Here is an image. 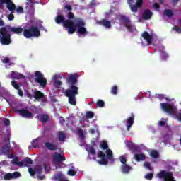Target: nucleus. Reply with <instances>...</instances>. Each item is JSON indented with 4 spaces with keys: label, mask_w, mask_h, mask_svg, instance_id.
<instances>
[{
    "label": "nucleus",
    "mask_w": 181,
    "mask_h": 181,
    "mask_svg": "<svg viewBox=\"0 0 181 181\" xmlns=\"http://www.w3.org/2000/svg\"><path fill=\"white\" fill-rule=\"evenodd\" d=\"M8 30H10L11 32H12V33H15L16 35H21V33H22V32H23V28L22 27H8Z\"/></svg>",
    "instance_id": "17"
},
{
    "label": "nucleus",
    "mask_w": 181,
    "mask_h": 181,
    "mask_svg": "<svg viewBox=\"0 0 181 181\" xmlns=\"http://www.w3.org/2000/svg\"><path fill=\"white\" fill-rule=\"evenodd\" d=\"M8 21H13V19H15V16L13 13H10L8 16Z\"/></svg>",
    "instance_id": "56"
},
{
    "label": "nucleus",
    "mask_w": 181,
    "mask_h": 181,
    "mask_svg": "<svg viewBox=\"0 0 181 181\" xmlns=\"http://www.w3.org/2000/svg\"><path fill=\"white\" fill-rule=\"evenodd\" d=\"M28 172L30 176H34L35 175H36V171H35V170H33V168H28Z\"/></svg>",
    "instance_id": "49"
},
{
    "label": "nucleus",
    "mask_w": 181,
    "mask_h": 181,
    "mask_svg": "<svg viewBox=\"0 0 181 181\" xmlns=\"http://www.w3.org/2000/svg\"><path fill=\"white\" fill-rule=\"evenodd\" d=\"M78 133L81 138H84V132H83L82 129H79Z\"/></svg>",
    "instance_id": "53"
},
{
    "label": "nucleus",
    "mask_w": 181,
    "mask_h": 181,
    "mask_svg": "<svg viewBox=\"0 0 181 181\" xmlns=\"http://www.w3.org/2000/svg\"><path fill=\"white\" fill-rule=\"evenodd\" d=\"M134 158L136 162H141V160H145L146 159V156L144 153H136L134 155Z\"/></svg>",
    "instance_id": "21"
},
{
    "label": "nucleus",
    "mask_w": 181,
    "mask_h": 181,
    "mask_svg": "<svg viewBox=\"0 0 181 181\" xmlns=\"http://www.w3.org/2000/svg\"><path fill=\"white\" fill-rule=\"evenodd\" d=\"M23 36L26 39H30L31 37H39L40 36V30L37 26H30L28 29L23 30Z\"/></svg>",
    "instance_id": "4"
},
{
    "label": "nucleus",
    "mask_w": 181,
    "mask_h": 181,
    "mask_svg": "<svg viewBox=\"0 0 181 181\" xmlns=\"http://www.w3.org/2000/svg\"><path fill=\"white\" fill-rule=\"evenodd\" d=\"M67 175L69 176H76V171L74 170H69L67 172Z\"/></svg>",
    "instance_id": "47"
},
{
    "label": "nucleus",
    "mask_w": 181,
    "mask_h": 181,
    "mask_svg": "<svg viewBox=\"0 0 181 181\" xmlns=\"http://www.w3.org/2000/svg\"><path fill=\"white\" fill-rule=\"evenodd\" d=\"M16 9V12H18V13H22L23 12V8H22V6H19Z\"/></svg>",
    "instance_id": "55"
},
{
    "label": "nucleus",
    "mask_w": 181,
    "mask_h": 181,
    "mask_svg": "<svg viewBox=\"0 0 181 181\" xmlns=\"http://www.w3.org/2000/svg\"><path fill=\"white\" fill-rule=\"evenodd\" d=\"M54 179L57 181H62L64 179V175H63V173H62V172H59L54 175Z\"/></svg>",
    "instance_id": "31"
},
{
    "label": "nucleus",
    "mask_w": 181,
    "mask_h": 181,
    "mask_svg": "<svg viewBox=\"0 0 181 181\" xmlns=\"http://www.w3.org/2000/svg\"><path fill=\"white\" fill-rule=\"evenodd\" d=\"M3 63H5L6 64H8V63H9L10 60H9V58H4L3 60H2Z\"/></svg>",
    "instance_id": "60"
},
{
    "label": "nucleus",
    "mask_w": 181,
    "mask_h": 181,
    "mask_svg": "<svg viewBox=\"0 0 181 181\" xmlns=\"http://www.w3.org/2000/svg\"><path fill=\"white\" fill-rule=\"evenodd\" d=\"M121 19L123 21L124 25L128 30L130 32H132V25H131V21H129V18L125 16H121Z\"/></svg>",
    "instance_id": "13"
},
{
    "label": "nucleus",
    "mask_w": 181,
    "mask_h": 181,
    "mask_svg": "<svg viewBox=\"0 0 181 181\" xmlns=\"http://www.w3.org/2000/svg\"><path fill=\"white\" fill-rule=\"evenodd\" d=\"M159 179H163L164 181H176L173 177V173L169 172L165 170H161L157 174Z\"/></svg>",
    "instance_id": "6"
},
{
    "label": "nucleus",
    "mask_w": 181,
    "mask_h": 181,
    "mask_svg": "<svg viewBox=\"0 0 181 181\" xmlns=\"http://www.w3.org/2000/svg\"><path fill=\"white\" fill-rule=\"evenodd\" d=\"M45 146L48 151H52L55 152L56 151H59V146L57 144H54L50 142H45Z\"/></svg>",
    "instance_id": "15"
},
{
    "label": "nucleus",
    "mask_w": 181,
    "mask_h": 181,
    "mask_svg": "<svg viewBox=\"0 0 181 181\" xmlns=\"http://www.w3.org/2000/svg\"><path fill=\"white\" fill-rule=\"evenodd\" d=\"M160 108L164 112L173 115L176 112V107L173 104L162 103L160 104Z\"/></svg>",
    "instance_id": "7"
},
{
    "label": "nucleus",
    "mask_w": 181,
    "mask_h": 181,
    "mask_svg": "<svg viewBox=\"0 0 181 181\" xmlns=\"http://www.w3.org/2000/svg\"><path fill=\"white\" fill-rule=\"evenodd\" d=\"M18 90V95H20V97H23V91L22 90V89H17Z\"/></svg>",
    "instance_id": "58"
},
{
    "label": "nucleus",
    "mask_w": 181,
    "mask_h": 181,
    "mask_svg": "<svg viewBox=\"0 0 181 181\" xmlns=\"http://www.w3.org/2000/svg\"><path fill=\"white\" fill-rule=\"evenodd\" d=\"M13 179H18L21 176V173L16 171L11 173Z\"/></svg>",
    "instance_id": "43"
},
{
    "label": "nucleus",
    "mask_w": 181,
    "mask_h": 181,
    "mask_svg": "<svg viewBox=\"0 0 181 181\" xmlns=\"http://www.w3.org/2000/svg\"><path fill=\"white\" fill-rule=\"evenodd\" d=\"M98 25H101L106 28V29H111V21H108L105 19L98 21Z\"/></svg>",
    "instance_id": "18"
},
{
    "label": "nucleus",
    "mask_w": 181,
    "mask_h": 181,
    "mask_svg": "<svg viewBox=\"0 0 181 181\" xmlns=\"http://www.w3.org/2000/svg\"><path fill=\"white\" fill-rule=\"evenodd\" d=\"M64 11H67L68 12H71L73 11V7L71 5H65Z\"/></svg>",
    "instance_id": "45"
},
{
    "label": "nucleus",
    "mask_w": 181,
    "mask_h": 181,
    "mask_svg": "<svg viewBox=\"0 0 181 181\" xmlns=\"http://www.w3.org/2000/svg\"><path fill=\"white\" fill-rule=\"evenodd\" d=\"M13 165H16V166H19L20 168H22L23 166V163L22 161H19V158L18 157L14 158L12 160Z\"/></svg>",
    "instance_id": "28"
},
{
    "label": "nucleus",
    "mask_w": 181,
    "mask_h": 181,
    "mask_svg": "<svg viewBox=\"0 0 181 181\" xmlns=\"http://www.w3.org/2000/svg\"><path fill=\"white\" fill-rule=\"evenodd\" d=\"M110 93L113 94V95H117V94H118V86H117V85L112 86L110 89Z\"/></svg>",
    "instance_id": "33"
},
{
    "label": "nucleus",
    "mask_w": 181,
    "mask_h": 181,
    "mask_svg": "<svg viewBox=\"0 0 181 181\" xmlns=\"http://www.w3.org/2000/svg\"><path fill=\"white\" fill-rule=\"evenodd\" d=\"M26 9L29 10V12L35 13V1H28L26 3Z\"/></svg>",
    "instance_id": "20"
},
{
    "label": "nucleus",
    "mask_w": 181,
    "mask_h": 181,
    "mask_svg": "<svg viewBox=\"0 0 181 181\" xmlns=\"http://www.w3.org/2000/svg\"><path fill=\"white\" fill-rule=\"evenodd\" d=\"M164 15H165L168 18H172V16H173V11H172V10L170 9H165L164 11Z\"/></svg>",
    "instance_id": "36"
},
{
    "label": "nucleus",
    "mask_w": 181,
    "mask_h": 181,
    "mask_svg": "<svg viewBox=\"0 0 181 181\" xmlns=\"http://www.w3.org/2000/svg\"><path fill=\"white\" fill-rule=\"evenodd\" d=\"M153 8H155L156 9H159V8L160 7L158 4L156 3L153 4Z\"/></svg>",
    "instance_id": "62"
},
{
    "label": "nucleus",
    "mask_w": 181,
    "mask_h": 181,
    "mask_svg": "<svg viewBox=\"0 0 181 181\" xmlns=\"http://www.w3.org/2000/svg\"><path fill=\"white\" fill-rule=\"evenodd\" d=\"M11 77L13 78H15L16 80H21V78H23L25 76L22 74L16 73L15 71L11 72Z\"/></svg>",
    "instance_id": "26"
},
{
    "label": "nucleus",
    "mask_w": 181,
    "mask_h": 181,
    "mask_svg": "<svg viewBox=\"0 0 181 181\" xmlns=\"http://www.w3.org/2000/svg\"><path fill=\"white\" fill-rule=\"evenodd\" d=\"M145 179H146L147 180H152V179H153V173H147L145 176Z\"/></svg>",
    "instance_id": "41"
},
{
    "label": "nucleus",
    "mask_w": 181,
    "mask_h": 181,
    "mask_svg": "<svg viewBox=\"0 0 181 181\" xmlns=\"http://www.w3.org/2000/svg\"><path fill=\"white\" fill-rule=\"evenodd\" d=\"M100 149H103V150H105V149H108V143H107V141H104L103 143H102L100 145Z\"/></svg>",
    "instance_id": "39"
},
{
    "label": "nucleus",
    "mask_w": 181,
    "mask_h": 181,
    "mask_svg": "<svg viewBox=\"0 0 181 181\" xmlns=\"http://www.w3.org/2000/svg\"><path fill=\"white\" fill-rule=\"evenodd\" d=\"M96 105L98 107H99L100 108H103V107H104V105H105V103L104 102V100L99 99L96 102Z\"/></svg>",
    "instance_id": "37"
},
{
    "label": "nucleus",
    "mask_w": 181,
    "mask_h": 181,
    "mask_svg": "<svg viewBox=\"0 0 181 181\" xmlns=\"http://www.w3.org/2000/svg\"><path fill=\"white\" fill-rule=\"evenodd\" d=\"M35 83H38L41 87H46V85L47 84V80L46 78L43 77V75L40 73V71H35Z\"/></svg>",
    "instance_id": "9"
},
{
    "label": "nucleus",
    "mask_w": 181,
    "mask_h": 181,
    "mask_svg": "<svg viewBox=\"0 0 181 181\" xmlns=\"http://www.w3.org/2000/svg\"><path fill=\"white\" fill-rule=\"evenodd\" d=\"M120 162L123 165H126V163H127V158H125V157H124V156H121L120 157Z\"/></svg>",
    "instance_id": "52"
},
{
    "label": "nucleus",
    "mask_w": 181,
    "mask_h": 181,
    "mask_svg": "<svg viewBox=\"0 0 181 181\" xmlns=\"http://www.w3.org/2000/svg\"><path fill=\"white\" fill-rule=\"evenodd\" d=\"M142 37L144 39V40L146 41L148 45H152V42L153 40V35L149 34L147 31H144L142 35Z\"/></svg>",
    "instance_id": "14"
},
{
    "label": "nucleus",
    "mask_w": 181,
    "mask_h": 181,
    "mask_svg": "<svg viewBox=\"0 0 181 181\" xmlns=\"http://www.w3.org/2000/svg\"><path fill=\"white\" fill-rule=\"evenodd\" d=\"M5 142L6 144H8V145H11V138L9 137V136H7L5 138Z\"/></svg>",
    "instance_id": "57"
},
{
    "label": "nucleus",
    "mask_w": 181,
    "mask_h": 181,
    "mask_svg": "<svg viewBox=\"0 0 181 181\" xmlns=\"http://www.w3.org/2000/svg\"><path fill=\"white\" fill-rule=\"evenodd\" d=\"M0 35L1 45H11L12 40L11 39V34L8 33V30L5 27L0 28Z\"/></svg>",
    "instance_id": "5"
},
{
    "label": "nucleus",
    "mask_w": 181,
    "mask_h": 181,
    "mask_svg": "<svg viewBox=\"0 0 181 181\" xmlns=\"http://www.w3.org/2000/svg\"><path fill=\"white\" fill-rule=\"evenodd\" d=\"M11 86H13L16 90H18L20 87L19 84L16 83L14 81H11Z\"/></svg>",
    "instance_id": "48"
},
{
    "label": "nucleus",
    "mask_w": 181,
    "mask_h": 181,
    "mask_svg": "<svg viewBox=\"0 0 181 181\" xmlns=\"http://www.w3.org/2000/svg\"><path fill=\"white\" fill-rule=\"evenodd\" d=\"M151 158H154V159H158L159 158V153L156 150H153L151 152Z\"/></svg>",
    "instance_id": "35"
},
{
    "label": "nucleus",
    "mask_w": 181,
    "mask_h": 181,
    "mask_svg": "<svg viewBox=\"0 0 181 181\" xmlns=\"http://www.w3.org/2000/svg\"><path fill=\"white\" fill-rule=\"evenodd\" d=\"M135 121V115L134 113H131V117H128L126 119V127H127V130L129 131L131 129V127L132 125H134V122Z\"/></svg>",
    "instance_id": "12"
},
{
    "label": "nucleus",
    "mask_w": 181,
    "mask_h": 181,
    "mask_svg": "<svg viewBox=\"0 0 181 181\" xmlns=\"http://www.w3.org/2000/svg\"><path fill=\"white\" fill-rule=\"evenodd\" d=\"M5 25V23L4 22V21L0 19V26H4Z\"/></svg>",
    "instance_id": "64"
},
{
    "label": "nucleus",
    "mask_w": 181,
    "mask_h": 181,
    "mask_svg": "<svg viewBox=\"0 0 181 181\" xmlns=\"http://www.w3.org/2000/svg\"><path fill=\"white\" fill-rule=\"evenodd\" d=\"M144 166L146 169H148V170H153V169L148 162H145Z\"/></svg>",
    "instance_id": "42"
},
{
    "label": "nucleus",
    "mask_w": 181,
    "mask_h": 181,
    "mask_svg": "<svg viewBox=\"0 0 181 181\" xmlns=\"http://www.w3.org/2000/svg\"><path fill=\"white\" fill-rule=\"evenodd\" d=\"M90 134H95V129H89Z\"/></svg>",
    "instance_id": "63"
},
{
    "label": "nucleus",
    "mask_w": 181,
    "mask_h": 181,
    "mask_svg": "<svg viewBox=\"0 0 181 181\" xmlns=\"http://www.w3.org/2000/svg\"><path fill=\"white\" fill-rule=\"evenodd\" d=\"M45 97V94L42 93L40 90H37L34 93V98L35 100H40Z\"/></svg>",
    "instance_id": "27"
},
{
    "label": "nucleus",
    "mask_w": 181,
    "mask_h": 181,
    "mask_svg": "<svg viewBox=\"0 0 181 181\" xmlns=\"http://www.w3.org/2000/svg\"><path fill=\"white\" fill-rule=\"evenodd\" d=\"M4 122L6 127L11 125V120H9V119H6Z\"/></svg>",
    "instance_id": "54"
},
{
    "label": "nucleus",
    "mask_w": 181,
    "mask_h": 181,
    "mask_svg": "<svg viewBox=\"0 0 181 181\" xmlns=\"http://www.w3.org/2000/svg\"><path fill=\"white\" fill-rule=\"evenodd\" d=\"M45 175H38L37 176V179L38 180H45Z\"/></svg>",
    "instance_id": "59"
},
{
    "label": "nucleus",
    "mask_w": 181,
    "mask_h": 181,
    "mask_svg": "<svg viewBox=\"0 0 181 181\" xmlns=\"http://www.w3.org/2000/svg\"><path fill=\"white\" fill-rule=\"evenodd\" d=\"M127 146L129 151H132L133 152H138V149H139V147L136 144L131 141L128 143Z\"/></svg>",
    "instance_id": "23"
},
{
    "label": "nucleus",
    "mask_w": 181,
    "mask_h": 181,
    "mask_svg": "<svg viewBox=\"0 0 181 181\" xmlns=\"http://www.w3.org/2000/svg\"><path fill=\"white\" fill-rule=\"evenodd\" d=\"M6 7L8 11H11V12L16 11V5L12 2V0L6 4Z\"/></svg>",
    "instance_id": "24"
},
{
    "label": "nucleus",
    "mask_w": 181,
    "mask_h": 181,
    "mask_svg": "<svg viewBox=\"0 0 181 181\" xmlns=\"http://www.w3.org/2000/svg\"><path fill=\"white\" fill-rule=\"evenodd\" d=\"M16 112H18L19 115L23 117V118H33L32 112H29L26 109L16 110Z\"/></svg>",
    "instance_id": "11"
},
{
    "label": "nucleus",
    "mask_w": 181,
    "mask_h": 181,
    "mask_svg": "<svg viewBox=\"0 0 181 181\" xmlns=\"http://www.w3.org/2000/svg\"><path fill=\"white\" fill-rule=\"evenodd\" d=\"M21 162L23 163L21 168H28L29 165H32L33 163V160H32L29 157L25 158Z\"/></svg>",
    "instance_id": "19"
},
{
    "label": "nucleus",
    "mask_w": 181,
    "mask_h": 181,
    "mask_svg": "<svg viewBox=\"0 0 181 181\" xmlns=\"http://www.w3.org/2000/svg\"><path fill=\"white\" fill-rule=\"evenodd\" d=\"M53 162L55 165H59V163H62V162H64L66 160V157L57 152H55L53 155Z\"/></svg>",
    "instance_id": "10"
},
{
    "label": "nucleus",
    "mask_w": 181,
    "mask_h": 181,
    "mask_svg": "<svg viewBox=\"0 0 181 181\" xmlns=\"http://www.w3.org/2000/svg\"><path fill=\"white\" fill-rule=\"evenodd\" d=\"M122 170L123 173H129L131 170V167L127 164H123L122 165Z\"/></svg>",
    "instance_id": "30"
},
{
    "label": "nucleus",
    "mask_w": 181,
    "mask_h": 181,
    "mask_svg": "<svg viewBox=\"0 0 181 181\" xmlns=\"http://www.w3.org/2000/svg\"><path fill=\"white\" fill-rule=\"evenodd\" d=\"M1 151L4 155H9L11 153V145L9 144H5L1 148Z\"/></svg>",
    "instance_id": "22"
},
{
    "label": "nucleus",
    "mask_w": 181,
    "mask_h": 181,
    "mask_svg": "<svg viewBox=\"0 0 181 181\" xmlns=\"http://www.w3.org/2000/svg\"><path fill=\"white\" fill-rule=\"evenodd\" d=\"M175 119H177L180 122H181V112H178L174 115Z\"/></svg>",
    "instance_id": "46"
},
{
    "label": "nucleus",
    "mask_w": 181,
    "mask_h": 181,
    "mask_svg": "<svg viewBox=\"0 0 181 181\" xmlns=\"http://www.w3.org/2000/svg\"><path fill=\"white\" fill-rule=\"evenodd\" d=\"M86 117L88 119H90L91 118L94 117V112L92 111H88L86 112Z\"/></svg>",
    "instance_id": "38"
},
{
    "label": "nucleus",
    "mask_w": 181,
    "mask_h": 181,
    "mask_svg": "<svg viewBox=\"0 0 181 181\" xmlns=\"http://www.w3.org/2000/svg\"><path fill=\"white\" fill-rule=\"evenodd\" d=\"M80 75L78 73L71 74L66 78V83L69 85V88L66 89L64 92L66 97H68V101L71 105H76L77 101L76 100V95H78V87H77V83Z\"/></svg>",
    "instance_id": "2"
},
{
    "label": "nucleus",
    "mask_w": 181,
    "mask_h": 181,
    "mask_svg": "<svg viewBox=\"0 0 181 181\" xmlns=\"http://www.w3.org/2000/svg\"><path fill=\"white\" fill-rule=\"evenodd\" d=\"M37 118H39L40 122H47L49 121V115L47 114H42L38 116H37Z\"/></svg>",
    "instance_id": "25"
},
{
    "label": "nucleus",
    "mask_w": 181,
    "mask_h": 181,
    "mask_svg": "<svg viewBox=\"0 0 181 181\" xmlns=\"http://www.w3.org/2000/svg\"><path fill=\"white\" fill-rule=\"evenodd\" d=\"M67 17L69 18V21H74V19H76V18H74V13L71 11H69L67 13Z\"/></svg>",
    "instance_id": "40"
},
{
    "label": "nucleus",
    "mask_w": 181,
    "mask_h": 181,
    "mask_svg": "<svg viewBox=\"0 0 181 181\" xmlns=\"http://www.w3.org/2000/svg\"><path fill=\"white\" fill-rule=\"evenodd\" d=\"M152 15L153 14L152 11H151V10L149 9L144 10L142 14L143 19H144V21H149V19L152 18Z\"/></svg>",
    "instance_id": "16"
},
{
    "label": "nucleus",
    "mask_w": 181,
    "mask_h": 181,
    "mask_svg": "<svg viewBox=\"0 0 181 181\" xmlns=\"http://www.w3.org/2000/svg\"><path fill=\"white\" fill-rule=\"evenodd\" d=\"M173 30H175V32H177V33H181V28H180V27L174 26L173 28Z\"/></svg>",
    "instance_id": "50"
},
{
    "label": "nucleus",
    "mask_w": 181,
    "mask_h": 181,
    "mask_svg": "<svg viewBox=\"0 0 181 181\" xmlns=\"http://www.w3.org/2000/svg\"><path fill=\"white\" fill-rule=\"evenodd\" d=\"M55 22L57 25H62L68 29V33L73 35L77 30V33L85 36L87 35V28H85L86 22L81 18L76 17L74 21L66 19L64 15H58L55 17ZM78 28V30H77Z\"/></svg>",
    "instance_id": "1"
},
{
    "label": "nucleus",
    "mask_w": 181,
    "mask_h": 181,
    "mask_svg": "<svg viewBox=\"0 0 181 181\" xmlns=\"http://www.w3.org/2000/svg\"><path fill=\"white\" fill-rule=\"evenodd\" d=\"M159 125L160 127H165V125H166V123L164 121H160Z\"/></svg>",
    "instance_id": "61"
},
{
    "label": "nucleus",
    "mask_w": 181,
    "mask_h": 181,
    "mask_svg": "<svg viewBox=\"0 0 181 181\" xmlns=\"http://www.w3.org/2000/svg\"><path fill=\"white\" fill-rule=\"evenodd\" d=\"M133 3L134 0H128V4L129 5L132 12L136 13V12H138V10L142 8V5H144V0H136L135 4H132Z\"/></svg>",
    "instance_id": "8"
},
{
    "label": "nucleus",
    "mask_w": 181,
    "mask_h": 181,
    "mask_svg": "<svg viewBox=\"0 0 181 181\" xmlns=\"http://www.w3.org/2000/svg\"><path fill=\"white\" fill-rule=\"evenodd\" d=\"M54 84L55 87L59 88V87H60V86H62V83L61 81L57 80V81H54Z\"/></svg>",
    "instance_id": "51"
},
{
    "label": "nucleus",
    "mask_w": 181,
    "mask_h": 181,
    "mask_svg": "<svg viewBox=\"0 0 181 181\" xmlns=\"http://www.w3.org/2000/svg\"><path fill=\"white\" fill-rule=\"evenodd\" d=\"M156 98H158V100H166V101H170L169 98H165V95L163 94H156Z\"/></svg>",
    "instance_id": "34"
},
{
    "label": "nucleus",
    "mask_w": 181,
    "mask_h": 181,
    "mask_svg": "<svg viewBox=\"0 0 181 181\" xmlns=\"http://www.w3.org/2000/svg\"><path fill=\"white\" fill-rule=\"evenodd\" d=\"M168 59H169V55L168 54V53H166V52L163 51L160 54V59L162 60V62H165L168 60Z\"/></svg>",
    "instance_id": "32"
},
{
    "label": "nucleus",
    "mask_w": 181,
    "mask_h": 181,
    "mask_svg": "<svg viewBox=\"0 0 181 181\" xmlns=\"http://www.w3.org/2000/svg\"><path fill=\"white\" fill-rule=\"evenodd\" d=\"M58 139L59 141L63 142L66 140V134L63 132L58 133Z\"/></svg>",
    "instance_id": "29"
},
{
    "label": "nucleus",
    "mask_w": 181,
    "mask_h": 181,
    "mask_svg": "<svg viewBox=\"0 0 181 181\" xmlns=\"http://www.w3.org/2000/svg\"><path fill=\"white\" fill-rule=\"evenodd\" d=\"M4 179H5V180H11V179H13L12 177V173H6L4 175Z\"/></svg>",
    "instance_id": "44"
},
{
    "label": "nucleus",
    "mask_w": 181,
    "mask_h": 181,
    "mask_svg": "<svg viewBox=\"0 0 181 181\" xmlns=\"http://www.w3.org/2000/svg\"><path fill=\"white\" fill-rule=\"evenodd\" d=\"M88 153L91 155L92 159L93 160H96L97 163L98 165H103V166H105L108 165V160H110L111 162H114V154L112 153V151L110 148L106 150L105 153L101 151H99L97 154V151H95V149L94 147H89V149L88 150ZM97 155L98 158H99V160H97V157L95 156Z\"/></svg>",
    "instance_id": "3"
}]
</instances>
